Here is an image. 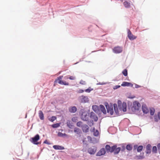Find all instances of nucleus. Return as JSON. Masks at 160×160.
I'll return each instance as SVG.
<instances>
[{
    "mask_svg": "<svg viewBox=\"0 0 160 160\" xmlns=\"http://www.w3.org/2000/svg\"><path fill=\"white\" fill-rule=\"evenodd\" d=\"M140 107V103L138 102L135 101L133 102V106L132 107L131 109L133 112H135L137 110H138Z\"/></svg>",
    "mask_w": 160,
    "mask_h": 160,
    "instance_id": "obj_1",
    "label": "nucleus"
},
{
    "mask_svg": "<svg viewBox=\"0 0 160 160\" xmlns=\"http://www.w3.org/2000/svg\"><path fill=\"white\" fill-rule=\"evenodd\" d=\"M40 139L39 135L37 134L34 137L31 138L30 141L33 144L38 145L40 144L38 141Z\"/></svg>",
    "mask_w": 160,
    "mask_h": 160,
    "instance_id": "obj_2",
    "label": "nucleus"
},
{
    "mask_svg": "<svg viewBox=\"0 0 160 160\" xmlns=\"http://www.w3.org/2000/svg\"><path fill=\"white\" fill-rule=\"evenodd\" d=\"M63 78L62 76H60L59 77H58L57 79L55 81V82H58L59 84L62 85H69V83L68 82H63L61 80Z\"/></svg>",
    "mask_w": 160,
    "mask_h": 160,
    "instance_id": "obj_3",
    "label": "nucleus"
},
{
    "mask_svg": "<svg viewBox=\"0 0 160 160\" xmlns=\"http://www.w3.org/2000/svg\"><path fill=\"white\" fill-rule=\"evenodd\" d=\"M106 107L107 109L108 112L110 113L111 115H113L114 111L112 106L111 105L109 106L108 104V105H106Z\"/></svg>",
    "mask_w": 160,
    "mask_h": 160,
    "instance_id": "obj_4",
    "label": "nucleus"
},
{
    "mask_svg": "<svg viewBox=\"0 0 160 160\" xmlns=\"http://www.w3.org/2000/svg\"><path fill=\"white\" fill-rule=\"evenodd\" d=\"M128 36L129 39L130 40H133L136 39L137 38V36L133 35L131 31L129 29L128 31Z\"/></svg>",
    "mask_w": 160,
    "mask_h": 160,
    "instance_id": "obj_5",
    "label": "nucleus"
},
{
    "mask_svg": "<svg viewBox=\"0 0 160 160\" xmlns=\"http://www.w3.org/2000/svg\"><path fill=\"white\" fill-rule=\"evenodd\" d=\"M115 148V146H113L112 147H111L110 145H107L105 147V148L107 152H114V149Z\"/></svg>",
    "mask_w": 160,
    "mask_h": 160,
    "instance_id": "obj_6",
    "label": "nucleus"
},
{
    "mask_svg": "<svg viewBox=\"0 0 160 160\" xmlns=\"http://www.w3.org/2000/svg\"><path fill=\"white\" fill-rule=\"evenodd\" d=\"M119 109L125 112L127 111V105L125 103H123L122 105H118Z\"/></svg>",
    "mask_w": 160,
    "mask_h": 160,
    "instance_id": "obj_7",
    "label": "nucleus"
},
{
    "mask_svg": "<svg viewBox=\"0 0 160 160\" xmlns=\"http://www.w3.org/2000/svg\"><path fill=\"white\" fill-rule=\"evenodd\" d=\"M96 151V148L94 147L88 148V152L91 154H94Z\"/></svg>",
    "mask_w": 160,
    "mask_h": 160,
    "instance_id": "obj_8",
    "label": "nucleus"
},
{
    "mask_svg": "<svg viewBox=\"0 0 160 160\" xmlns=\"http://www.w3.org/2000/svg\"><path fill=\"white\" fill-rule=\"evenodd\" d=\"M91 118L93 119L95 122H96L98 120V118L96 114L93 112H91L90 113V116Z\"/></svg>",
    "mask_w": 160,
    "mask_h": 160,
    "instance_id": "obj_9",
    "label": "nucleus"
},
{
    "mask_svg": "<svg viewBox=\"0 0 160 160\" xmlns=\"http://www.w3.org/2000/svg\"><path fill=\"white\" fill-rule=\"evenodd\" d=\"M113 51L115 53H120L122 51V48L120 47H117L113 48Z\"/></svg>",
    "mask_w": 160,
    "mask_h": 160,
    "instance_id": "obj_10",
    "label": "nucleus"
},
{
    "mask_svg": "<svg viewBox=\"0 0 160 160\" xmlns=\"http://www.w3.org/2000/svg\"><path fill=\"white\" fill-rule=\"evenodd\" d=\"M81 102H82L86 103L88 101V98L87 96H82L80 97Z\"/></svg>",
    "mask_w": 160,
    "mask_h": 160,
    "instance_id": "obj_11",
    "label": "nucleus"
},
{
    "mask_svg": "<svg viewBox=\"0 0 160 160\" xmlns=\"http://www.w3.org/2000/svg\"><path fill=\"white\" fill-rule=\"evenodd\" d=\"M106 152V151L104 148H101L97 153V156H101L104 155Z\"/></svg>",
    "mask_w": 160,
    "mask_h": 160,
    "instance_id": "obj_12",
    "label": "nucleus"
},
{
    "mask_svg": "<svg viewBox=\"0 0 160 160\" xmlns=\"http://www.w3.org/2000/svg\"><path fill=\"white\" fill-rule=\"evenodd\" d=\"M81 118L84 121H87L88 120V116L86 112H83L81 115Z\"/></svg>",
    "mask_w": 160,
    "mask_h": 160,
    "instance_id": "obj_13",
    "label": "nucleus"
},
{
    "mask_svg": "<svg viewBox=\"0 0 160 160\" xmlns=\"http://www.w3.org/2000/svg\"><path fill=\"white\" fill-rule=\"evenodd\" d=\"M82 130L83 132H87L88 131L89 127L86 124L83 125L82 126Z\"/></svg>",
    "mask_w": 160,
    "mask_h": 160,
    "instance_id": "obj_14",
    "label": "nucleus"
},
{
    "mask_svg": "<svg viewBox=\"0 0 160 160\" xmlns=\"http://www.w3.org/2000/svg\"><path fill=\"white\" fill-rule=\"evenodd\" d=\"M121 86L123 87L130 86L132 87L133 86V84L130 82H123L121 84Z\"/></svg>",
    "mask_w": 160,
    "mask_h": 160,
    "instance_id": "obj_15",
    "label": "nucleus"
},
{
    "mask_svg": "<svg viewBox=\"0 0 160 160\" xmlns=\"http://www.w3.org/2000/svg\"><path fill=\"white\" fill-rule=\"evenodd\" d=\"M99 111H100L102 112L104 114H106V111L104 107L102 105H100L99 106Z\"/></svg>",
    "mask_w": 160,
    "mask_h": 160,
    "instance_id": "obj_16",
    "label": "nucleus"
},
{
    "mask_svg": "<svg viewBox=\"0 0 160 160\" xmlns=\"http://www.w3.org/2000/svg\"><path fill=\"white\" fill-rule=\"evenodd\" d=\"M142 109L143 113H147L149 112V110L145 105L142 106Z\"/></svg>",
    "mask_w": 160,
    "mask_h": 160,
    "instance_id": "obj_17",
    "label": "nucleus"
},
{
    "mask_svg": "<svg viewBox=\"0 0 160 160\" xmlns=\"http://www.w3.org/2000/svg\"><path fill=\"white\" fill-rule=\"evenodd\" d=\"M53 148L56 150H62L64 149V147L61 146L57 145H53Z\"/></svg>",
    "mask_w": 160,
    "mask_h": 160,
    "instance_id": "obj_18",
    "label": "nucleus"
},
{
    "mask_svg": "<svg viewBox=\"0 0 160 160\" xmlns=\"http://www.w3.org/2000/svg\"><path fill=\"white\" fill-rule=\"evenodd\" d=\"M69 110L71 113H75L77 111V108L75 106L71 107L69 108Z\"/></svg>",
    "mask_w": 160,
    "mask_h": 160,
    "instance_id": "obj_19",
    "label": "nucleus"
},
{
    "mask_svg": "<svg viewBox=\"0 0 160 160\" xmlns=\"http://www.w3.org/2000/svg\"><path fill=\"white\" fill-rule=\"evenodd\" d=\"M151 145L148 144L146 146V153L147 154H150L151 152Z\"/></svg>",
    "mask_w": 160,
    "mask_h": 160,
    "instance_id": "obj_20",
    "label": "nucleus"
},
{
    "mask_svg": "<svg viewBox=\"0 0 160 160\" xmlns=\"http://www.w3.org/2000/svg\"><path fill=\"white\" fill-rule=\"evenodd\" d=\"M99 108L98 106L94 105L92 106V109L95 112L98 113L99 111Z\"/></svg>",
    "mask_w": 160,
    "mask_h": 160,
    "instance_id": "obj_21",
    "label": "nucleus"
},
{
    "mask_svg": "<svg viewBox=\"0 0 160 160\" xmlns=\"http://www.w3.org/2000/svg\"><path fill=\"white\" fill-rule=\"evenodd\" d=\"M115 146V148L114 149V153L115 154H118L121 150V148L120 147L117 148V146L116 145H114Z\"/></svg>",
    "mask_w": 160,
    "mask_h": 160,
    "instance_id": "obj_22",
    "label": "nucleus"
},
{
    "mask_svg": "<svg viewBox=\"0 0 160 160\" xmlns=\"http://www.w3.org/2000/svg\"><path fill=\"white\" fill-rule=\"evenodd\" d=\"M39 117L42 120H43L44 119V115L43 113V112L41 111H40L39 112Z\"/></svg>",
    "mask_w": 160,
    "mask_h": 160,
    "instance_id": "obj_23",
    "label": "nucleus"
},
{
    "mask_svg": "<svg viewBox=\"0 0 160 160\" xmlns=\"http://www.w3.org/2000/svg\"><path fill=\"white\" fill-rule=\"evenodd\" d=\"M123 5L125 7L127 8H129L130 7V4L128 1H125L123 2Z\"/></svg>",
    "mask_w": 160,
    "mask_h": 160,
    "instance_id": "obj_24",
    "label": "nucleus"
},
{
    "mask_svg": "<svg viewBox=\"0 0 160 160\" xmlns=\"http://www.w3.org/2000/svg\"><path fill=\"white\" fill-rule=\"evenodd\" d=\"M92 132H94L93 135L94 136H97L98 135L99 132L98 130H96L95 131V128L94 127L92 130Z\"/></svg>",
    "mask_w": 160,
    "mask_h": 160,
    "instance_id": "obj_25",
    "label": "nucleus"
},
{
    "mask_svg": "<svg viewBox=\"0 0 160 160\" xmlns=\"http://www.w3.org/2000/svg\"><path fill=\"white\" fill-rule=\"evenodd\" d=\"M65 78V79H69L70 80H74L75 79V77L73 76H67L65 77H64Z\"/></svg>",
    "mask_w": 160,
    "mask_h": 160,
    "instance_id": "obj_26",
    "label": "nucleus"
},
{
    "mask_svg": "<svg viewBox=\"0 0 160 160\" xmlns=\"http://www.w3.org/2000/svg\"><path fill=\"white\" fill-rule=\"evenodd\" d=\"M114 110L115 112L117 114L118 113V109L117 107V106L116 104H114L113 105Z\"/></svg>",
    "mask_w": 160,
    "mask_h": 160,
    "instance_id": "obj_27",
    "label": "nucleus"
},
{
    "mask_svg": "<svg viewBox=\"0 0 160 160\" xmlns=\"http://www.w3.org/2000/svg\"><path fill=\"white\" fill-rule=\"evenodd\" d=\"M144 158V156L143 155H138L136 156L135 158L137 159H141Z\"/></svg>",
    "mask_w": 160,
    "mask_h": 160,
    "instance_id": "obj_28",
    "label": "nucleus"
},
{
    "mask_svg": "<svg viewBox=\"0 0 160 160\" xmlns=\"http://www.w3.org/2000/svg\"><path fill=\"white\" fill-rule=\"evenodd\" d=\"M132 146L130 144H128L126 147V149L129 151H131L132 149Z\"/></svg>",
    "mask_w": 160,
    "mask_h": 160,
    "instance_id": "obj_29",
    "label": "nucleus"
},
{
    "mask_svg": "<svg viewBox=\"0 0 160 160\" xmlns=\"http://www.w3.org/2000/svg\"><path fill=\"white\" fill-rule=\"evenodd\" d=\"M143 147L142 146H139L138 147L137 151L138 152H140L142 151V150L143 149Z\"/></svg>",
    "mask_w": 160,
    "mask_h": 160,
    "instance_id": "obj_30",
    "label": "nucleus"
},
{
    "mask_svg": "<svg viewBox=\"0 0 160 160\" xmlns=\"http://www.w3.org/2000/svg\"><path fill=\"white\" fill-rule=\"evenodd\" d=\"M56 117L55 116H52V117L48 118V120L49 121L53 122L56 119Z\"/></svg>",
    "mask_w": 160,
    "mask_h": 160,
    "instance_id": "obj_31",
    "label": "nucleus"
},
{
    "mask_svg": "<svg viewBox=\"0 0 160 160\" xmlns=\"http://www.w3.org/2000/svg\"><path fill=\"white\" fill-rule=\"evenodd\" d=\"M74 132L78 134L80 133L81 132V130L77 128H74Z\"/></svg>",
    "mask_w": 160,
    "mask_h": 160,
    "instance_id": "obj_32",
    "label": "nucleus"
},
{
    "mask_svg": "<svg viewBox=\"0 0 160 160\" xmlns=\"http://www.w3.org/2000/svg\"><path fill=\"white\" fill-rule=\"evenodd\" d=\"M58 136L61 137L67 136V135L65 133H62L60 132H58Z\"/></svg>",
    "mask_w": 160,
    "mask_h": 160,
    "instance_id": "obj_33",
    "label": "nucleus"
},
{
    "mask_svg": "<svg viewBox=\"0 0 160 160\" xmlns=\"http://www.w3.org/2000/svg\"><path fill=\"white\" fill-rule=\"evenodd\" d=\"M67 126L70 128H72L73 126L70 121H68L67 123Z\"/></svg>",
    "mask_w": 160,
    "mask_h": 160,
    "instance_id": "obj_34",
    "label": "nucleus"
},
{
    "mask_svg": "<svg viewBox=\"0 0 160 160\" xmlns=\"http://www.w3.org/2000/svg\"><path fill=\"white\" fill-rule=\"evenodd\" d=\"M93 90V88H92L91 87H89L88 89L85 90V91L89 93L91 91Z\"/></svg>",
    "mask_w": 160,
    "mask_h": 160,
    "instance_id": "obj_35",
    "label": "nucleus"
},
{
    "mask_svg": "<svg viewBox=\"0 0 160 160\" xmlns=\"http://www.w3.org/2000/svg\"><path fill=\"white\" fill-rule=\"evenodd\" d=\"M155 110L153 108H152L150 109V114L151 115H153L154 113Z\"/></svg>",
    "mask_w": 160,
    "mask_h": 160,
    "instance_id": "obj_36",
    "label": "nucleus"
},
{
    "mask_svg": "<svg viewBox=\"0 0 160 160\" xmlns=\"http://www.w3.org/2000/svg\"><path fill=\"white\" fill-rule=\"evenodd\" d=\"M122 73L124 76H127L128 75V72L127 70L126 69L124 70L122 72Z\"/></svg>",
    "mask_w": 160,
    "mask_h": 160,
    "instance_id": "obj_37",
    "label": "nucleus"
},
{
    "mask_svg": "<svg viewBox=\"0 0 160 160\" xmlns=\"http://www.w3.org/2000/svg\"><path fill=\"white\" fill-rule=\"evenodd\" d=\"M60 126V125L59 123H56L53 124L52 125V127L54 128H57L59 127Z\"/></svg>",
    "mask_w": 160,
    "mask_h": 160,
    "instance_id": "obj_38",
    "label": "nucleus"
},
{
    "mask_svg": "<svg viewBox=\"0 0 160 160\" xmlns=\"http://www.w3.org/2000/svg\"><path fill=\"white\" fill-rule=\"evenodd\" d=\"M152 152L154 153H156L157 152V148L156 146H154L153 147Z\"/></svg>",
    "mask_w": 160,
    "mask_h": 160,
    "instance_id": "obj_39",
    "label": "nucleus"
},
{
    "mask_svg": "<svg viewBox=\"0 0 160 160\" xmlns=\"http://www.w3.org/2000/svg\"><path fill=\"white\" fill-rule=\"evenodd\" d=\"M72 121L74 122H76L78 121V118L77 117H74L72 118Z\"/></svg>",
    "mask_w": 160,
    "mask_h": 160,
    "instance_id": "obj_40",
    "label": "nucleus"
},
{
    "mask_svg": "<svg viewBox=\"0 0 160 160\" xmlns=\"http://www.w3.org/2000/svg\"><path fill=\"white\" fill-rule=\"evenodd\" d=\"M82 122H78L77 123V125L78 127H80L82 126Z\"/></svg>",
    "mask_w": 160,
    "mask_h": 160,
    "instance_id": "obj_41",
    "label": "nucleus"
},
{
    "mask_svg": "<svg viewBox=\"0 0 160 160\" xmlns=\"http://www.w3.org/2000/svg\"><path fill=\"white\" fill-rule=\"evenodd\" d=\"M79 83L82 85H85L86 84V82L85 81L83 80H81L80 82Z\"/></svg>",
    "mask_w": 160,
    "mask_h": 160,
    "instance_id": "obj_42",
    "label": "nucleus"
},
{
    "mask_svg": "<svg viewBox=\"0 0 160 160\" xmlns=\"http://www.w3.org/2000/svg\"><path fill=\"white\" fill-rule=\"evenodd\" d=\"M158 118L157 117V116H154V120L155 121L158 122Z\"/></svg>",
    "mask_w": 160,
    "mask_h": 160,
    "instance_id": "obj_43",
    "label": "nucleus"
},
{
    "mask_svg": "<svg viewBox=\"0 0 160 160\" xmlns=\"http://www.w3.org/2000/svg\"><path fill=\"white\" fill-rule=\"evenodd\" d=\"M120 87V85H116V86H114L113 88H114V89H116L119 88Z\"/></svg>",
    "mask_w": 160,
    "mask_h": 160,
    "instance_id": "obj_44",
    "label": "nucleus"
},
{
    "mask_svg": "<svg viewBox=\"0 0 160 160\" xmlns=\"http://www.w3.org/2000/svg\"><path fill=\"white\" fill-rule=\"evenodd\" d=\"M138 146L137 145H135L134 146V147H133V148H134V150L137 149V148H138Z\"/></svg>",
    "mask_w": 160,
    "mask_h": 160,
    "instance_id": "obj_45",
    "label": "nucleus"
},
{
    "mask_svg": "<svg viewBox=\"0 0 160 160\" xmlns=\"http://www.w3.org/2000/svg\"><path fill=\"white\" fill-rule=\"evenodd\" d=\"M84 91L83 90L80 89L78 91V92L79 93H81L84 92Z\"/></svg>",
    "mask_w": 160,
    "mask_h": 160,
    "instance_id": "obj_46",
    "label": "nucleus"
},
{
    "mask_svg": "<svg viewBox=\"0 0 160 160\" xmlns=\"http://www.w3.org/2000/svg\"><path fill=\"white\" fill-rule=\"evenodd\" d=\"M157 147L158 149H160V143L158 144Z\"/></svg>",
    "mask_w": 160,
    "mask_h": 160,
    "instance_id": "obj_47",
    "label": "nucleus"
},
{
    "mask_svg": "<svg viewBox=\"0 0 160 160\" xmlns=\"http://www.w3.org/2000/svg\"><path fill=\"white\" fill-rule=\"evenodd\" d=\"M158 118L160 120V112H158Z\"/></svg>",
    "mask_w": 160,
    "mask_h": 160,
    "instance_id": "obj_48",
    "label": "nucleus"
},
{
    "mask_svg": "<svg viewBox=\"0 0 160 160\" xmlns=\"http://www.w3.org/2000/svg\"><path fill=\"white\" fill-rule=\"evenodd\" d=\"M44 143H47V140H46V141H44Z\"/></svg>",
    "mask_w": 160,
    "mask_h": 160,
    "instance_id": "obj_49",
    "label": "nucleus"
},
{
    "mask_svg": "<svg viewBox=\"0 0 160 160\" xmlns=\"http://www.w3.org/2000/svg\"><path fill=\"white\" fill-rule=\"evenodd\" d=\"M139 87L138 86V85H137V86H136V87L137 88H138V87Z\"/></svg>",
    "mask_w": 160,
    "mask_h": 160,
    "instance_id": "obj_50",
    "label": "nucleus"
},
{
    "mask_svg": "<svg viewBox=\"0 0 160 160\" xmlns=\"http://www.w3.org/2000/svg\"><path fill=\"white\" fill-rule=\"evenodd\" d=\"M103 84H104L103 83H99V84L102 85Z\"/></svg>",
    "mask_w": 160,
    "mask_h": 160,
    "instance_id": "obj_51",
    "label": "nucleus"
},
{
    "mask_svg": "<svg viewBox=\"0 0 160 160\" xmlns=\"http://www.w3.org/2000/svg\"><path fill=\"white\" fill-rule=\"evenodd\" d=\"M119 102H121V101H119H119H118V103H119Z\"/></svg>",
    "mask_w": 160,
    "mask_h": 160,
    "instance_id": "obj_52",
    "label": "nucleus"
},
{
    "mask_svg": "<svg viewBox=\"0 0 160 160\" xmlns=\"http://www.w3.org/2000/svg\"><path fill=\"white\" fill-rule=\"evenodd\" d=\"M84 142V140H83V142Z\"/></svg>",
    "mask_w": 160,
    "mask_h": 160,
    "instance_id": "obj_53",
    "label": "nucleus"
}]
</instances>
